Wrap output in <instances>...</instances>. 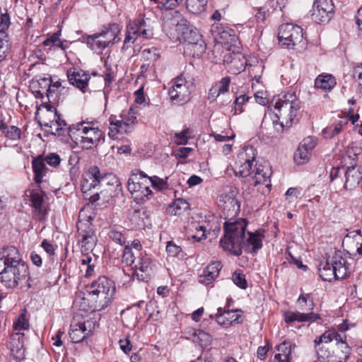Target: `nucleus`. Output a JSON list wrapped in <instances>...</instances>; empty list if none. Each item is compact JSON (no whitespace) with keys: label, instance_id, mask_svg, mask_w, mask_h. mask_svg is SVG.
<instances>
[{"label":"nucleus","instance_id":"f257e3e1","mask_svg":"<svg viewBox=\"0 0 362 362\" xmlns=\"http://www.w3.org/2000/svg\"><path fill=\"white\" fill-rule=\"evenodd\" d=\"M247 225L244 218L224 222L225 234L220 240L224 250L239 257L242 254L243 248L246 252L255 254L262 247V240L264 238L263 233L258 230L254 233L247 232L246 238Z\"/></svg>","mask_w":362,"mask_h":362},{"label":"nucleus","instance_id":"f03ea898","mask_svg":"<svg viewBox=\"0 0 362 362\" xmlns=\"http://www.w3.org/2000/svg\"><path fill=\"white\" fill-rule=\"evenodd\" d=\"M0 260L4 263L0 281L6 288L27 291L32 287L29 267L16 247H4Z\"/></svg>","mask_w":362,"mask_h":362},{"label":"nucleus","instance_id":"7ed1b4c3","mask_svg":"<svg viewBox=\"0 0 362 362\" xmlns=\"http://www.w3.org/2000/svg\"><path fill=\"white\" fill-rule=\"evenodd\" d=\"M163 29L173 40H179L185 43V49L194 57H199L206 50V43L199 30L187 19L182 18L165 21Z\"/></svg>","mask_w":362,"mask_h":362},{"label":"nucleus","instance_id":"20e7f679","mask_svg":"<svg viewBox=\"0 0 362 362\" xmlns=\"http://www.w3.org/2000/svg\"><path fill=\"white\" fill-rule=\"evenodd\" d=\"M88 292L91 306L79 309L93 313L100 311L108 306L115 295V287L112 281L105 276H101L92 282Z\"/></svg>","mask_w":362,"mask_h":362},{"label":"nucleus","instance_id":"39448f33","mask_svg":"<svg viewBox=\"0 0 362 362\" xmlns=\"http://www.w3.org/2000/svg\"><path fill=\"white\" fill-rule=\"evenodd\" d=\"M234 173L236 176L244 178V182L250 186L263 185L267 188L268 192L270 191L272 170L267 165L236 161Z\"/></svg>","mask_w":362,"mask_h":362},{"label":"nucleus","instance_id":"423d86ee","mask_svg":"<svg viewBox=\"0 0 362 362\" xmlns=\"http://www.w3.org/2000/svg\"><path fill=\"white\" fill-rule=\"evenodd\" d=\"M274 107L281 128H289L293 124L300 109V101L293 91H288L279 95Z\"/></svg>","mask_w":362,"mask_h":362},{"label":"nucleus","instance_id":"0eeeda50","mask_svg":"<svg viewBox=\"0 0 362 362\" xmlns=\"http://www.w3.org/2000/svg\"><path fill=\"white\" fill-rule=\"evenodd\" d=\"M121 27L117 23H110L102 27L100 32L87 35L86 40L88 47L93 51L102 52L110 45L121 40L118 37Z\"/></svg>","mask_w":362,"mask_h":362},{"label":"nucleus","instance_id":"6e6552de","mask_svg":"<svg viewBox=\"0 0 362 362\" xmlns=\"http://www.w3.org/2000/svg\"><path fill=\"white\" fill-rule=\"evenodd\" d=\"M70 137H81V144L83 149H91L96 147L101 141L105 140L103 132L98 127H93L91 122H81L72 124L68 128Z\"/></svg>","mask_w":362,"mask_h":362},{"label":"nucleus","instance_id":"1a4fd4ad","mask_svg":"<svg viewBox=\"0 0 362 362\" xmlns=\"http://www.w3.org/2000/svg\"><path fill=\"white\" fill-rule=\"evenodd\" d=\"M33 88H38L45 93L47 101L43 102L42 105L47 108V110L51 111L54 108L55 104H58L60 100V95L59 91L65 90V88L62 86L60 81H56L52 83V80L50 76L40 77L36 81H33Z\"/></svg>","mask_w":362,"mask_h":362},{"label":"nucleus","instance_id":"9d476101","mask_svg":"<svg viewBox=\"0 0 362 362\" xmlns=\"http://www.w3.org/2000/svg\"><path fill=\"white\" fill-rule=\"evenodd\" d=\"M278 39L287 48L293 49L298 45L304 48L306 45L302 28L291 23L283 24L279 27Z\"/></svg>","mask_w":362,"mask_h":362},{"label":"nucleus","instance_id":"9b49d317","mask_svg":"<svg viewBox=\"0 0 362 362\" xmlns=\"http://www.w3.org/2000/svg\"><path fill=\"white\" fill-rule=\"evenodd\" d=\"M103 179V177L97 166L90 167L83 175L81 183V192L84 194L85 199L89 200L91 204L99 200L100 194L98 192L91 194L90 192L99 187Z\"/></svg>","mask_w":362,"mask_h":362},{"label":"nucleus","instance_id":"f8f14e48","mask_svg":"<svg viewBox=\"0 0 362 362\" xmlns=\"http://www.w3.org/2000/svg\"><path fill=\"white\" fill-rule=\"evenodd\" d=\"M110 120V136H114L116 134H128L131 132L137 120L136 114L132 108H130L127 112L119 115V119L117 116L111 115Z\"/></svg>","mask_w":362,"mask_h":362},{"label":"nucleus","instance_id":"ddd939ff","mask_svg":"<svg viewBox=\"0 0 362 362\" xmlns=\"http://www.w3.org/2000/svg\"><path fill=\"white\" fill-rule=\"evenodd\" d=\"M192 83L187 81L185 74L175 78L173 86L169 90V96L175 105H183L190 100Z\"/></svg>","mask_w":362,"mask_h":362},{"label":"nucleus","instance_id":"4468645a","mask_svg":"<svg viewBox=\"0 0 362 362\" xmlns=\"http://www.w3.org/2000/svg\"><path fill=\"white\" fill-rule=\"evenodd\" d=\"M334 16L332 0H315L313 6V20L320 24L327 23Z\"/></svg>","mask_w":362,"mask_h":362},{"label":"nucleus","instance_id":"2eb2a0df","mask_svg":"<svg viewBox=\"0 0 362 362\" xmlns=\"http://www.w3.org/2000/svg\"><path fill=\"white\" fill-rule=\"evenodd\" d=\"M223 62L229 72L238 74L245 70L247 60L241 52L226 50L223 56Z\"/></svg>","mask_w":362,"mask_h":362},{"label":"nucleus","instance_id":"dca6fc26","mask_svg":"<svg viewBox=\"0 0 362 362\" xmlns=\"http://www.w3.org/2000/svg\"><path fill=\"white\" fill-rule=\"evenodd\" d=\"M90 220H92V218L89 216L87 223L80 221L77 225L78 233L82 236V253L91 251L95 244L96 236L92 228Z\"/></svg>","mask_w":362,"mask_h":362},{"label":"nucleus","instance_id":"f3484780","mask_svg":"<svg viewBox=\"0 0 362 362\" xmlns=\"http://www.w3.org/2000/svg\"><path fill=\"white\" fill-rule=\"evenodd\" d=\"M134 265L133 279L136 277L139 281H147L150 279L152 272L151 258L146 254L141 253Z\"/></svg>","mask_w":362,"mask_h":362},{"label":"nucleus","instance_id":"a211bd4d","mask_svg":"<svg viewBox=\"0 0 362 362\" xmlns=\"http://www.w3.org/2000/svg\"><path fill=\"white\" fill-rule=\"evenodd\" d=\"M342 245L344 250L351 256H362V235L361 230L351 233L344 237Z\"/></svg>","mask_w":362,"mask_h":362},{"label":"nucleus","instance_id":"6ab92c4d","mask_svg":"<svg viewBox=\"0 0 362 362\" xmlns=\"http://www.w3.org/2000/svg\"><path fill=\"white\" fill-rule=\"evenodd\" d=\"M345 182L344 187L351 190L360 186L362 189V168L352 164L344 172Z\"/></svg>","mask_w":362,"mask_h":362},{"label":"nucleus","instance_id":"aec40b11","mask_svg":"<svg viewBox=\"0 0 362 362\" xmlns=\"http://www.w3.org/2000/svg\"><path fill=\"white\" fill-rule=\"evenodd\" d=\"M243 311L241 310H228L222 312V308L218 309L216 320L221 325L224 326H229L235 324H241L243 322L242 315Z\"/></svg>","mask_w":362,"mask_h":362},{"label":"nucleus","instance_id":"412c9836","mask_svg":"<svg viewBox=\"0 0 362 362\" xmlns=\"http://www.w3.org/2000/svg\"><path fill=\"white\" fill-rule=\"evenodd\" d=\"M93 322L86 321L84 322H78L75 325L71 326L69 331V337L73 343H80L86 338L90 335L92 332Z\"/></svg>","mask_w":362,"mask_h":362},{"label":"nucleus","instance_id":"4be33fe9","mask_svg":"<svg viewBox=\"0 0 362 362\" xmlns=\"http://www.w3.org/2000/svg\"><path fill=\"white\" fill-rule=\"evenodd\" d=\"M349 123L348 116L339 115L329 126L322 130L325 139H333L342 132Z\"/></svg>","mask_w":362,"mask_h":362},{"label":"nucleus","instance_id":"5701e85b","mask_svg":"<svg viewBox=\"0 0 362 362\" xmlns=\"http://www.w3.org/2000/svg\"><path fill=\"white\" fill-rule=\"evenodd\" d=\"M27 192H29L30 206L40 216H45L47 214L44 204L45 192L40 188L30 189Z\"/></svg>","mask_w":362,"mask_h":362},{"label":"nucleus","instance_id":"b1692460","mask_svg":"<svg viewBox=\"0 0 362 362\" xmlns=\"http://www.w3.org/2000/svg\"><path fill=\"white\" fill-rule=\"evenodd\" d=\"M219 202H223V209L228 212V215L234 216L239 213L240 205L234 191L230 190L228 193L221 194Z\"/></svg>","mask_w":362,"mask_h":362},{"label":"nucleus","instance_id":"393cba45","mask_svg":"<svg viewBox=\"0 0 362 362\" xmlns=\"http://www.w3.org/2000/svg\"><path fill=\"white\" fill-rule=\"evenodd\" d=\"M221 268V262L216 261L209 264L199 276V282L206 286L210 284L218 277Z\"/></svg>","mask_w":362,"mask_h":362},{"label":"nucleus","instance_id":"a878e982","mask_svg":"<svg viewBox=\"0 0 362 362\" xmlns=\"http://www.w3.org/2000/svg\"><path fill=\"white\" fill-rule=\"evenodd\" d=\"M11 354L18 360L24 357V334L16 332L11 334L10 341Z\"/></svg>","mask_w":362,"mask_h":362},{"label":"nucleus","instance_id":"bb28decb","mask_svg":"<svg viewBox=\"0 0 362 362\" xmlns=\"http://www.w3.org/2000/svg\"><path fill=\"white\" fill-rule=\"evenodd\" d=\"M137 174H133L128 180L127 189L131 194L141 193L143 196L140 198L144 199L145 197L146 199H149L152 195V192L148 186H143L141 183L138 180Z\"/></svg>","mask_w":362,"mask_h":362},{"label":"nucleus","instance_id":"cd10ccee","mask_svg":"<svg viewBox=\"0 0 362 362\" xmlns=\"http://www.w3.org/2000/svg\"><path fill=\"white\" fill-rule=\"evenodd\" d=\"M71 71V69L67 71V76L69 83L84 93L90 79L89 75L83 70H74L72 73Z\"/></svg>","mask_w":362,"mask_h":362},{"label":"nucleus","instance_id":"c85d7f7f","mask_svg":"<svg viewBox=\"0 0 362 362\" xmlns=\"http://www.w3.org/2000/svg\"><path fill=\"white\" fill-rule=\"evenodd\" d=\"M330 264L334 268V272L337 274V279H343L347 274L346 259L342 257L341 251H336L334 255L329 259Z\"/></svg>","mask_w":362,"mask_h":362},{"label":"nucleus","instance_id":"c756f323","mask_svg":"<svg viewBox=\"0 0 362 362\" xmlns=\"http://www.w3.org/2000/svg\"><path fill=\"white\" fill-rule=\"evenodd\" d=\"M320 315L313 312L311 313H293L287 311L284 313V319L286 322L292 323L295 321L304 322H313L320 319Z\"/></svg>","mask_w":362,"mask_h":362},{"label":"nucleus","instance_id":"7c9ffc66","mask_svg":"<svg viewBox=\"0 0 362 362\" xmlns=\"http://www.w3.org/2000/svg\"><path fill=\"white\" fill-rule=\"evenodd\" d=\"M32 168L34 173L33 180L37 185L43 182V178L46 176L48 168L42 156H37L32 161Z\"/></svg>","mask_w":362,"mask_h":362},{"label":"nucleus","instance_id":"2f4dec72","mask_svg":"<svg viewBox=\"0 0 362 362\" xmlns=\"http://www.w3.org/2000/svg\"><path fill=\"white\" fill-rule=\"evenodd\" d=\"M129 24L131 27H134L136 30V33L139 36L144 39H150L153 36V28L150 25H148L146 20L144 18H137L134 21H129Z\"/></svg>","mask_w":362,"mask_h":362},{"label":"nucleus","instance_id":"473e14b6","mask_svg":"<svg viewBox=\"0 0 362 362\" xmlns=\"http://www.w3.org/2000/svg\"><path fill=\"white\" fill-rule=\"evenodd\" d=\"M276 349L279 353L271 359V362H290L292 352L291 344L284 341Z\"/></svg>","mask_w":362,"mask_h":362},{"label":"nucleus","instance_id":"72a5a7b5","mask_svg":"<svg viewBox=\"0 0 362 362\" xmlns=\"http://www.w3.org/2000/svg\"><path fill=\"white\" fill-rule=\"evenodd\" d=\"M189 209V204L183 199H177L170 204L166 212L170 216H180Z\"/></svg>","mask_w":362,"mask_h":362},{"label":"nucleus","instance_id":"f704fd0d","mask_svg":"<svg viewBox=\"0 0 362 362\" xmlns=\"http://www.w3.org/2000/svg\"><path fill=\"white\" fill-rule=\"evenodd\" d=\"M334 268L330 264L329 259L322 262L319 265L318 272L323 281H331L332 279H337V274L334 272Z\"/></svg>","mask_w":362,"mask_h":362},{"label":"nucleus","instance_id":"c9c22d12","mask_svg":"<svg viewBox=\"0 0 362 362\" xmlns=\"http://www.w3.org/2000/svg\"><path fill=\"white\" fill-rule=\"evenodd\" d=\"M335 85V78L330 74L319 75L315 81V86L323 90H330Z\"/></svg>","mask_w":362,"mask_h":362},{"label":"nucleus","instance_id":"e433bc0d","mask_svg":"<svg viewBox=\"0 0 362 362\" xmlns=\"http://www.w3.org/2000/svg\"><path fill=\"white\" fill-rule=\"evenodd\" d=\"M296 305L302 311L311 313L315 307L313 298L311 294L302 292L296 300Z\"/></svg>","mask_w":362,"mask_h":362},{"label":"nucleus","instance_id":"4c0bfd02","mask_svg":"<svg viewBox=\"0 0 362 362\" xmlns=\"http://www.w3.org/2000/svg\"><path fill=\"white\" fill-rule=\"evenodd\" d=\"M189 233L192 232L190 235L192 239H194L197 242H199L206 238V228L204 225L197 222H192L188 225Z\"/></svg>","mask_w":362,"mask_h":362},{"label":"nucleus","instance_id":"58836bf2","mask_svg":"<svg viewBox=\"0 0 362 362\" xmlns=\"http://www.w3.org/2000/svg\"><path fill=\"white\" fill-rule=\"evenodd\" d=\"M207 0H185L186 9L189 13L199 15L205 11Z\"/></svg>","mask_w":362,"mask_h":362},{"label":"nucleus","instance_id":"ea45409f","mask_svg":"<svg viewBox=\"0 0 362 362\" xmlns=\"http://www.w3.org/2000/svg\"><path fill=\"white\" fill-rule=\"evenodd\" d=\"M317 360L314 362H332V354L327 344H315Z\"/></svg>","mask_w":362,"mask_h":362},{"label":"nucleus","instance_id":"a19ab883","mask_svg":"<svg viewBox=\"0 0 362 362\" xmlns=\"http://www.w3.org/2000/svg\"><path fill=\"white\" fill-rule=\"evenodd\" d=\"M256 150L253 146H249L244 147L238 153L237 161L245 163H257Z\"/></svg>","mask_w":362,"mask_h":362},{"label":"nucleus","instance_id":"79ce46f5","mask_svg":"<svg viewBox=\"0 0 362 362\" xmlns=\"http://www.w3.org/2000/svg\"><path fill=\"white\" fill-rule=\"evenodd\" d=\"M10 25L11 18L8 10L0 7V35H3L4 37L8 36L6 32Z\"/></svg>","mask_w":362,"mask_h":362},{"label":"nucleus","instance_id":"37998d69","mask_svg":"<svg viewBox=\"0 0 362 362\" xmlns=\"http://www.w3.org/2000/svg\"><path fill=\"white\" fill-rule=\"evenodd\" d=\"M52 109L55 111L54 119L50 122L49 127L52 130L55 131L54 134L60 136L62 134V132L64 130V128L67 126V124L65 120L61 118V115L57 113L56 109L54 107Z\"/></svg>","mask_w":362,"mask_h":362},{"label":"nucleus","instance_id":"c03bdc74","mask_svg":"<svg viewBox=\"0 0 362 362\" xmlns=\"http://www.w3.org/2000/svg\"><path fill=\"white\" fill-rule=\"evenodd\" d=\"M136 30L128 23L126 28L125 38L123 45V49L129 48L131 45L134 44L136 40L139 37L136 33Z\"/></svg>","mask_w":362,"mask_h":362},{"label":"nucleus","instance_id":"a18cd8bd","mask_svg":"<svg viewBox=\"0 0 362 362\" xmlns=\"http://www.w3.org/2000/svg\"><path fill=\"white\" fill-rule=\"evenodd\" d=\"M1 132L7 139L13 141H19L21 138V130L16 126H7Z\"/></svg>","mask_w":362,"mask_h":362},{"label":"nucleus","instance_id":"49530a36","mask_svg":"<svg viewBox=\"0 0 362 362\" xmlns=\"http://www.w3.org/2000/svg\"><path fill=\"white\" fill-rule=\"evenodd\" d=\"M311 153L310 151L299 146L294 153V160L298 165L305 164L310 160Z\"/></svg>","mask_w":362,"mask_h":362},{"label":"nucleus","instance_id":"de8ad7c7","mask_svg":"<svg viewBox=\"0 0 362 362\" xmlns=\"http://www.w3.org/2000/svg\"><path fill=\"white\" fill-rule=\"evenodd\" d=\"M13 329L18 332L21 330L28 329L29 327V322L25 314H21L13 322Z\"/></svg>","mask_w":362,"mask_h":362},{"label":"nucleus","instance_id":"09e8293b","mask_svg":"<svg viewBox=\"0 0 362 362\" xmlns=\"http://www.w3.org/2000/svg\"><path fill=\"white\" fill-rule=\"evenodd\" d=\"M122 261L127 265L134 264L136 262L135 254L132 250V247H129V245H126L123 249Z\"/></svg>","mask_w":362,"mask_h":362},{"label":"nucleus","instance_id":"8fccbe9b","mask_svg":"<svg viewBox=\"0 0 362 362\" xmlns=\"http://www.w3.org/2000/svg\"><path fill=\"white\" fill-rule=\"evenodd\" d=\"M168 179V177H165V179H161L157 176H153L149 177V182L151 184V186L156 189L157 190H163L166 189L168 188V185L167 180Z\"/></svg>","mask_w":362,"mask_h":362},{"label":"nucleus","instance_id":"3c124183","mask_svg":"<svg viewBox=\"0 0 362 362\" xmlns=\"http://www.w3.org/2000/svg\"><path fill=\"white\" fill-rule=\"evenodd\" d=\"M11 47L8 36L0 35V62L7 56Z\"/></svg>","mask_w":362,"mask_h":362},{"label":"nucleus","instance_id":"603ef678","mask_svg":"<svg viewBox=\"0 0 362 362\" xmlns=\"http://www.w3.org/2000/svg\"><path fill=\"white\" fill-rule=\"evenodd\" d=\"M183 1L184 0H163L158 2V8L161 11L173 10Z\"/></svg>","mask_w":362,"mask_h":362},{"label":"nucleus","instance_id":"864d4df0","mask_svg":"<svg viewBox=\"0 0 362 362\" xmlns=\"http://www.w3.org/2000/svg\"><path fill=\"white\" fill-rule=\"evenodd\" d=\"M334 330H328L326 331L321 336L316 337L314 340L315 344H327L329 346V344L334 340Z\"/></svg>","mask_w":362,"mask_h":362},{"label":"nucleus","instance_id":"5fc2aeb1","mask_svg":"<svg viewBox=\"0 0 362 362\" xmlns=\"http://www.w3.org/2000/svg\"><path fill=\"white\" fill-rule=\"evenodd\" d=\"M337 349L340 350V353L337 354L339 362L346 361L351 353V348L346 342H342L339 344Z\"/></svg>","mask_w":362,"mask_h":362},{"label":"nucleus","instance_id":"6e6d98bb","mask_svg":"<svg viewBox=\"0 0 362 362\" xmlns=\"http://www.w3.org/2000/svg\"><path fill=\"white\" fill-rule=\"evenodd\" d=\"M141 54L146 60L150 62H155L159 58L158 50L156 47L144 49Z\"/></svg>","mask_w":362,"mask_h":362},{"label":"nucleus","instance_id":"4d7b16f0","mask_svg":"<svg viewBox=\"0 0 362 362\" xmlns=\"http://www.w3.org/2000/svg\"><path fill=\"white\" fill-rule=\"evenodd\" d=\"M108 235L111 240L116 243L122 246L125 244V238L122 233L116 228H111L108 233Z\"/></svg>","mask_w":362,"mask_h":362},{"label":"nucleus","instance_id":"13d9d810","mask_svg":"<svg viewBox=\"0 0 362 362\" xmlns=\"http://www.w3.org/2000/svg\"><path fill=\"white\" fill-rule=\"evenodd\" d=\"M189 129H185L180 133H176L174 136V142L177 145H185L187 143L189 137Z\"/></svg>","mask_w":362,"mask_h":362},{"label":"nucleus","instance_id":"bf43d9fd","mask_svg":"<svg viewBox=\"0 0 362 362\" xmlns=\"http://www.w3.org/2000/svg\"><path fill=\"white\" fill-rule=\"evenodd\" d=\"M194 337H197V339L201 343L202 346H207L211 342L212 337L210 334L204 332L202 330H198L197 332H194L193 334Z\"/></svg>","mask_w":362,"mask_h":362},{"label":"nucleus","instance_id":"052dcab7","mask_svg":"<svg viewBox=\"0 0 362 362\" xmlns=\"http://www.w3.org/2000/svg\"><path fill=\"white\" fill-rule=\"evenodd\" d=\"M233 283L242 289H245L247 287V283L245 279V275L243 273L235 271L233 274Z\"/></svg>","mask_w":362,"mask_h":362},{"label":"nucleus","instance_id":"680f3d73","mask_svg":"<svg viewBox=\"0 0 362 362\" xmlns=\"http://www.w3.org/2000/svg\"><path fill=\"white\" fill-rule=\"evenodd\" d=\"M250 97L247 96L246 95H240V96L236 97L234 102V114L237 115L242 113L243 112L242 105L248 101Z\"/></svg>","mask_w":362,"mask_h":362},{"label":"nucleus","instance_id":"e2e57ef3","mask_svg":"<svg viewBox=\"0 0 362 362\" xmlns=\"http://www.w3.org/2000/svg\"><path fill=\"white\" fill-rule=\"evenodd\" d=\"M231 78L230 76H225L221 79L215 86L221 93H227L229 90Z\"/></svg>","mask_w":362,"mask_h":362},{"label":"nucleus","instance_id":"0e129e2a","mask_svg":"<svg viewBox=\"0 0 362 362\" xmlns=\"http://www.w3.org/2000/svg\"><path fill=\"white\" fill-rule=\"evenodd\" d=\"M316 144L317 139L313 136H308L305 138L299 146L312 152Z\"/></svg>","mask_w":362,"mask_h":362},{"label":"nucleus","instance_id":"69168bd1","mask_svg":"<svg viewBox=\"0 0 362 362\" xmlns=\"http://www.w3.org/2000/svg\"><path fill=\"white\" fill-rule=\"evenodd\" d=\"M166 252L169 256L176 257L182 252V249L180 246H177L172 241H170L167 244Z\"/></svg>","mask_w":362,"mask_h":362},{"label":"nucleus","instance_id":"338daca9","mask_svg":"<svg viewBox=\"0 0 362 362\" xmlns=\"http://www.w3.org/2000/svg\"><path fill=\"white\" fill-rule=\"evenodd\" d=\"M211 31L214 33V35H215L216 37L218 36L221 39H225V38H226V37L228 35L230 36V32H231L232 30H223L222 31H221L218 29V25L214 24L211 26Z\"/></svg>","mask_w":362,"mask_h":362},{"label":"nucleus","instance_id":"774afa93","mask_svg":"<svg viewBox=\"0 0 362 362\" xmlns=\"http://www.w3.org/2000/svg\"><path fill=\"white\" fill-rule=\"evenodd\" d=\"M44 160L49 165L56 167L60 163L61 159L57 153H49L46 156Z\"/></svg>","mask_w":362,"mask_h":362}]
</instances>
